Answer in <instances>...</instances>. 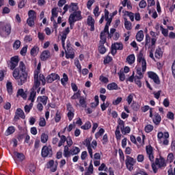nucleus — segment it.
I'll use <instances>...</instances> for the list:
<instances>
[{"label":"nucleus","mask_w":175,"mask_h":175,"mask_svg":"<svg viewBox=\"0 0 175 175\" xmlns=\"http://www.w3.org/2000/svg\"><path fill=\"white\" fill-rule=\"evenodd\" d=\"M41 66H37V70L34 71V82L32 88L31 89L30 95L29 97V100H31L32 103L35 102V98H36V90L40 87V81L42 82V85H46V78L44 75L40 74L39 70L41 69Z\"/></svg>","instance_id":"f257e3e1"},{"label":"nucleus","mask_w":175,"mask_h":175,"mask_svg":"<svg viewBox=\"0 0 175 175\" xmlns=\"http://www.w3.org/2000/svg\"><path fill=\"white\" fill-rule=\"evenodd\" d=\"M146 151L149 161L152 162V169L154 174L158 173L157 165L160 168L165 167L166 162L165 158L162 157V156H160L159 159L156 158L155 162H154V148L151 145L146 146Z\"/></svg>","instance_id":"f03ea898"},{"label":"nucleus","mask_w":175,"mask_h":175,"mask_svg":"<svg viewBox=\"0 0 175 175\" xmlns=\"http://www.w3.org/2000/svg\"><path fill=\"white\" fill-rule=\"evenodd\" d=\"M81 20H83L81 11H77L71 13L68 18V23L70 24V29H73V27L76 21H80Z\"/></svg>","instance_id":"7ed1b4c3"},{"label":"nucleus","mask_w":175,"mask_h":175,"mask_svg":"<svg viewBox=\"0 0 175 175\" xmlns=\"http://www.w3.org/2000/svg\"><path fill=\"white\" fill-rule=\"evenodd\" d=\"M12 32V25L10 24L0 22V36L1 38H8Z\"/></svg>","instance_id":"20e7f679"},{"label":"nucleus","mask_w":175,"mask_h":175,"mask_svg":"<svg viewBox=\"0 0 175 175\" xmlns=\"http://www.w3.org/2000/svg\"><path fill=\"white\" fill-rule=\"evenodd\" d=\"M62 48L65 51L66 58H67V59H69V58H70V59H73V58H75V49H73V48L72 47V44H70V40H68L66 41V46H65V42H64V46H62Z\"/></svg>","instance_id":"39448f33"},{"label":"nucleus","mask_w":175,"mask_h":175,"mask_svg":"<svg viewBox=\"0 0 175 175\" xmlns=\"http://www.w3.org/2000/svg\"><path fill=\"white\" fill-rule=\"evenodd\" d=\"M53 154L51 146H44L41 150V157L42 158H52Z\"/></svg>","instance_id":"423d86ee"},{"label":"nucleus","mask_w":175,"mask_h":175,"mask_svg":"<svg viewBox=\"0 0 175 175\" xmlns=\"http://www.w3.org/2000/svg\"><path fill=\"white\" fill-rule=\"evenodd\" d=\"M157 138L160 143H162L163 146L169 145V133L167 132H159L157 134Z\"/></svg>","instance_id":"0eeeda50"},{"label":"nucleus","mask_w":175,"mask_h":175,"mask_svg":"<svg viewBox=\"0 0 175 175\" xmlns=\"http://www.w3.org/2000/svg\"><path fill=\"white\" fill-rule=\"evenodd\" d=\"M149 113V117L152 118L154 125H159V124H161V121H162V118L161 117V115H159V113H158L157 112H154V113H152V108L150 109Z\"/></svg>","instance_id":"6e6552de"},{"label":"nucleus","mask_w":175,"mask_h":175,"mask_svg":"<svg viewBox=\"0 0 175 175\" xmlns=\"http://www.w3.org/2000/svg\"><path fill=\"white\" fill-rule=\"evenodd\" d=\"M126 160L125 163L126 166L130 172H132L133 170V166L135 165V163H136V160L133 159V157H131V156H126Z\"/></svg>","instance_id":"1a4fd4ad"},{"label":"nucleus","mask_w":175,"mask_h":175,"mask_svg":"<svg viewBox=\"0 0 175 175\" xmlns=\"http://www.w3.org/2000/svg\"><path fill=\"white\" fill-rule=\"evenodd\" d=\"M66 109L68 111L67 117L69 121H72V120L75 118V108H73V106H72L70 103H68L66 104Z\"/></svg>","instance_id":"9d476101"},{"label":"nucleus","mask_w":175,"mask_h":175,"mask_svg":"<svg viewBox=\"0 0 175 175\" xmlns=\"http://www.w3.org/2000/svg\"><path fill=\"white\" fill-rule=\"evenodd\" d=\"M124 49V46L122 45V43L116 42L111 45V53L112 55H116L117 54V50H122Z\"/></svg>","instance_id":"9b49d317"},{"label":"nucleus","mask_w":175,"mask_h":175,"mask_svg":"<svg viewBox=\"0 0 175 175\" xmlns=\"http://www.w3.org/2000/svg\"><path fill=\"white\" fill-rule=\"evenodd\" d=\"M148 76L149 79L153 80L155 84H157L158 85L159 84H161V80H159V77L158 76V75H157V73L152 71H149L148 72Z\"/></svg>","instance_id":"f8f14e48"},{"label":"nucleus","mask_w":175,"mask_h":175,"mask_svg":"<svg viewBox=\"0 0 175 175\" xmlns=\"http://www.w3.org/2000/svg\"><path fill=\"white\" fill-rule=\"evenodd\" d=\"M55 80H59V75L56 73H51L46 77L45 83L46 81V83H53V81H55Z\"/></svg>","instance_id":"ddd939ff"},{"label":"nucleus","mask_w":175,"mask_h":175,"mask_svg":"<svg viewBox=\"0 0 175 175\" xmlns=\"http://www.w3.org/2000/svg\"><path fill=\"white\" fill-rule=\"evenodd\" d=\"M28 77V75L27 72H23L18 79V85H23L27 82V79Z\"/></svg>","instance_id":"4468645a"},{"label":"nucleus","mask_w":175,"mask_h":175,"mask_svg":"<svg viewBox=\"0 0 175 175\" xmlns=\"http://www.w3.org/2000/svg\"><path fill=\"white\" fill-rule=\"evenodd\" d=\"M137 62L139 65H142V66H147V62H146V59H144L143 51H140L137 55Z\"/></svg>","instance_id":"2eb2a0df"},{"label":"nucleus","mask_w":175,"mask_h":175,"mask_svg":"<svg viewBox=\"0 0 175 175\" xmlns=\"http://www.w3.org/2000/svg\"><path fill=\"white\" fill-rule=\"evenodd\" d=\"M69 32H70V29H69V27L66 28L63 32H62V47L65 48V41L66 40V38L69 33Z\"/></svg>","instance_id":"dca6fc26"},{"label":"nucleus","mask_w":175,"mask_h":175,"mask_svg":"<svg viewBox=\"0 0 175 175\" xmlns=\"http://www.w3.org/2000/svg\"><path fill=\"white\" fill-rule=\"evenodd\" d=\"M88 25L90 27V31H95V20L92 18V16H89L87 19Z\"/></svg>","instance_id":"f3484780"},{"label":"nucleus","mask_w":175,"mask_h":175,"mask_svg":"<svg viewBox=\"0 0 175 175\" xmlns=\"http://www.w3.org/2000/svg\"><path fill=\"white\" fill-rule=\"evenodd\" d=\"M53 166H54V160H50L46 164V167L47 169H51V172L54 173L55 172H57V165L53 167Z\"/></svg>","instance_id":"a211bd4d"},{"label":"nucleus","mask_w":175,"mask_h":175,"mask_svg":"<svg viewBox=\"0 0 175 175\" xmlns=\"http://www.w3.org/2000/svg\"><path fill=\"white\" fill-rule=\"evenodd\" d=\"M37 100L40 102V103H42L44 106L47 105V100H49V97L46 96H39L37 98Z\"/></svg>","instance_id":"6ab92c4d"},{"label":"nucleus","mask_w":175,"mask_h":175,"mask_svg":"<svg viewBox=\"0 0 175 175\" xmlns=\"http://www.w3.org/2000/svg\"><path fill=\"white\" fill-rule=\"evenodd\" d=\"M50 58V51H44L40 55L41 61H47Z\"/></svg>","instance_id":"aec40b11"},{"label":"nucleus","mask_w":175,"mask_h":175,"mask_svg":"<svg viewBox=\"0 0 175 175\" xmlns=\"http://www.w3.org/2000/svg\"><path fill=\"white\" fill-rule=\"evenodd\" d=\"M77 3H71L69 5V12L70 13H73L75 12H79V5Z\"/></svg>","instance_id":"412c9836"},{"label":"nucleus","mask_w":175,"mask_h":175,"mask_svg":"<svg viewBox=\"0 0 175 175\" xmlns=\"http://www.w3.org/2000/svg\"><path fill=\"white\" fill-rule=\"evenodd\" d=\"M18 62H20V58L18 55L11 57L10 64L12 66H17V65H18Z\"/></svg>","instance_id":"4be33fe9"},{"label":"nucleus","mask_w":175,"mask_h":175,"mask_svg":"<svg viewBox=\"0 0 175 175\" xmlns=\"http://www.w3.org/2000/svg\"><path fill=\"white\" fill-rule=\"evenodd\" d=\"M107 90L109 91H114L117 90H120V88H118V85L117 83L112 82L111 83H109L107 86Z\"/></svg>","instance_id":"5701e85b"},{"label":"nucleus","mask_w":175,"mask_h":175,"mask_svg":"<svg viewBox=\"0 0 175 175\" xmlns=\"http://www.w3.org/2000/svg\"><path fill=\"white\" fill-rule=\"evenodd\" d=\"M18 96H21V98H23V99H27V93L24 92V89H18L16 93V98H18Z\"/></svg>","instance_id":"b1692460"},{"label":"nucleus","mask_w":175,"mask_h":175,"mask_svg":"<svg viewBox=\"0 0 175 175\" xmlns=\"http://www.w3.org/2000/svg\"><path fill=\"white\" fill-rule=\"evenodd\" d=\"M80 148L77 146H73L72 149L70 150V155H79L80 154Z\"/></svg>","instance_id":"393cba45"},{"label":"nucleus","mask_w":175,"mask_h":175,"mask_svg":"<svg viewBox=\"0 0 175 175\" xmlns=\"http://www.w3.org/2000/svg\"><path fill=\"white\" fill-rule=\"evenodd\" d=\"M10 69L11 70H14L12 73L13 77H14V79H18V76H20V70L18 68H16V66H11Z\"/></svg>","instance_id":"a878e982"},{"label":"nucleus","mask_w":175,"mask_h":175,"mask_svg":"<svg viewBox=\"0 0 175 175\" xmlns=\"http://www.w3.org/2000/svg\"><path fill=\"white\" fill-rule=\"evenodd\" d=\"M14 155L18 159L19 162H23L25 159V155L18 152H14Z\"/></svg>","instance_id":"bb28decb"},{"label":"nucleus","mask_w":175,"mask_h":175,"mask_svg":"<svg viewBox=\"0 0 175 175\" xmlns=\"http://www.w3.org/2000/svg\"><path fill=\"white\" fill-rule=\"evenodd\" d=\"M16 132V129L13 126H9L5 132V136H10V135H13Z\"/></svg>","instance_id":"cd10ccee"},{"label":"nucleus","mask_w":175,"mask_h":175,"mask_svg":"<svg viewBox=\"0 0 175 175\" xmlns=\"http://www.w3.org/2000/svg\"><path fill=\"white\" fill-rule=\"evenodd\" d=\"M69 146L66 145L64 146V158H69L70 157V150H69Z\"/></svg>","instance_id":"c85d7f7f"},{"label":"nucleus","mask_w":175,"mask_h":175,"mask_svg":"<svg viewBox=\"0 0 175 175\" xmlns=\"http://www.w3.org/2000/svg\"><path fill=\"white\" fill-rule=\"evenodd\" d=\"M6 89L9 95H12V94H13V85L12 84V82L10 81L7 82Z\"/></svg>","instance_id":"c756f323"},{"label":"nucleus","mask_w":175,"mask_h":175,"mask_svg":"<svg viewBox=\"0 0 175 175\" xmlns=\"http://www.w3.org/2000/svg\"><path fill=\"white\" fill-rule=\"evenodd\" d=\"M136 39L137 42H142V40L144 39V33H143V30H140L137 33Z\"/></svg>","instance_id":"7c9ffc66"},{"label":"nucleus","mask_w":175,"mask_h":175,"mask_svg":"<svg viewBox=\"0 0 175 175\" xmlns=\"http://www.w3.org/2000/svg\"><path fill=\"white\" fill-rule=\"evenodd\" d=\"M79 105L81 106V107H83V109H85L87 107V101L85 100V97L81 96L79 98Z\"/></svg>","instance_id":"2f4dec72"},{"label":"nucleus","mask_w":175,"mask_h":175,"mask_svg":"<svg viewBox=\"0 0 175 175\" xmlns=\"http://www.w3.org/2000/svg\"><path fill=\"white\" fill-rule=\"evenodd\" d=\"M16 113L18 116H19L20 118H22V120L25 119V113H24V111H23V109H21V108H18L16 109Z\"/></svg>","instance_id":"473e14b6"},{"label":"nucleus","mask_w":175,"mask_h":175,"mask_svg":"<svg viewBox=\"0 0 175 175\" xmlns=\"http://www.w3.org/2000/svg\"><path fill=\"white\" fill-rule=\"evenodd\" d=\"M28 16L29 19L36 20V12L33 10H30L28 12Z\"/></svg>","instance_id":"72a5a7b5"},{"label":"nucleus","mask_w":175,"mask_h":175,"mask_svg":"<svg viewBox=\"0 0 175 175\" xmlns=\"http://www.w3.org/2000/svg\"><path fill=\"white\" fill-rule=\"evenodd\" d=\"M80 98H81V91L78 90L77 92L74 93L70 99L76 100V99H80Z\"/></svg>","instance_id":"f704fd0d"},{"label":"nucleus","mask_w":175,"mask_h":175,"mask_svg":"<svg viewBox=\"0 0 175 175\" xmlns=\"http://www.w3.org/2000/svg\"><path fill=\"white\" fill-rule=\"evenodd\" d=\"M126 62H128V64L129 65H132V64H134L135 63V55H133V54L129 55L126 57Z\"/></svg>","instance_id":"c9c22d12"},{"label":"nucleus","mask_w":175,"mask_h":175,"mask_svg":"<svg viewBox=\"0 0 175 175\" xmlns=\"http://www.w3.org/2000/svg\"><path fill=\"white\" fill-rule=\"evenodd\" d=\"M124 27L127 31L132 29V23H131L126 18H124Z\"/></svg>","instance_id":"e433bc0d"},{"label":"nucleus","mask_w":175,"mask_h":175,"mask_svg":"<svg viewBox=\"0 0 175 175\" xmlns=\"http://www.w3.org/2000/svg\"><path fill=\"white\" fill-rule=\"evenodd\" d=\"M162 55H163V53H162V49L159 47L157 49H156L154 57L156 58H162Z\"/></svg>","instance_id":"4c0bfd02"},{"label":"nucleus","mask_w":175,"mask_h":175,"mask_svg":"<svg viewBox=\"0 0 175 175\" xmlns=\"http://www.w3.org/2000/svg\"><path fill=\"white\" fill-rule=\"evenodd\" d=\"M115 135L116 140H121V131H120V126H117L116 130L115 131Z\"/></svg>","instance_id":"58836bf2"},{"label":"nucleus","mask_w":175,"mask_h":175,"mask_svg":"<svg viewBox=\"0 0 175 175\" xmlns=\"http://www.w3.org/2000/svg\"><path fill=\"white\" fill-rule=\"evenodd\" d=\"M144 131L146 133H150L154 131V126L152 124H147L144 128Z\"/></svg>","instance_id":"ea45409f"},{"label":"nucleus","mask_w":175,"mask_h":175,"mask_svg":"<svg viewBox=\"0 0 175 175\" xmlns=\"http://www.w3.org/2000/svg\"><path fill=\"white\" fill-rule=\"evenodd\" d=\"M81 129H83V131H88V129H91V122H86L84 125L81 126Z\"/></svg>","instance_id":"a19ab883"},{"label":"nucleus","mask_w":175,"mask_h":175,"mask_svg":"<svg viewBox=\"0 0 175 175\" xmlns=\"http://www.w3.org/2000/svg\"><path fill=\"white\" fill-rule=\"evenodd\" d=\"M118 122V126H119V127L120 126V131H121L122 133H124V127L125 126V122H124V120H120V118H119Z\"/></svg>","instance_id":"79ce46f5"},{"label":"nucleus","mask_w":175,"mask_h":175,"mask_svg":"<svg viewBox=\"0 0 175 175\" xmlns=\"http://www.w3.org/2000/svg\"><path fill=\"white\" fill-rule=\"evenodd\" d=\"M68 81H69V78L68 77V75H66V73H64L63 78H62L61 79V83L62 85H65V84H66V83H68Z\"/></svg>","instance_id":"37998d69"},{"label":"nucleus","mask_w":175,"mask_h":175,"mask_svg":"<svg viewBox=\"0 0 175 175\" xmlns=\"http://www.w3.org/2000/svg\"><path fill=\"white\" fill-rule=\"evenodd\" d=\"M40 139L42 143H47L49 140V135L46 134V133H44L41 135Z\"/></svg>","instance_id":"c03bdc74"},{"label":"nucleus","mask_w":175,"mask_h":175,"mask_svg":"<svg viewBox=\"0 0 175 175\" xmlns=\"http://www.w3.org/2000/svg\"><path fill=\"white\" fill-rule=\"evenodd\" d=\"M21 46V42L18 40H16L13 44L14 50H18Z\"/></svg>","instance_id":"a18cd8bd"},{"label":"nucleus","mask_w":175,"mask_h":175,"mask_svg":"<svg viewBox=\"0 0 175 175\" xmlns=\"http://www.w3.org/2000/svg\"><path fill=\"white\" fill-rule=\"evenodd\" d=\"M118 152L120 162H125V156L124 155V152L122 151V149H118Z\"/></svg>","instance_id":"49530a36"},{"label":"nucleus","mask_w":175,"mask_h":175,"mask_svg":"<svg viewBox=\"0 0 175 175\" xmlns=\"http://www.w3.org/2000/svg\"><path fill=\"white\" fill-rule=\"evenodd\" d=\"M105 133V129H100L99 131L95 133V138L99 139Z\"/></svg>","instance_id":"de8ad7c7"},{"label":"nucleus","mask_w":175,"mask_h":175,"mask_svg":"<svg viewBox=\"0 0 175 175\" xmlns=\"http://www.w3.org/2000/svg\"><path fill=\"white\" fill-rule=\"evenodd\" d=\"M30 53H31V55H36V54H38V53H39V47H38L37 46H33L31 49Z\"/></svg>","instance_id":"09e8293b"},{"label":"nucleus","mask_w":175,"mask_h":175,"mask_svg":"<svg viewBox=\"0 0 175 175\" xmlns=\"http://www.w3.org/2000/svg\"><path fill=\"white\" fill-rule=\"evenodd\" d=\"M65 142H66V136L62 135L60 141L58 143V147H61L62 145H64L65 144Z\"/></svg>","instance_id":"8fccbe9b"},{"label":"nucleus","mask_w":175,"mask_h":175,"mask_svg":"<svg viewBox=\"0 0 175 175\" xmlns=\"http://www.w3.org/2000/svg\"><path fill=\"white\" fill-rule=\"evenodd\" d=\"M35 20L36 19L27 18V24L29 25V27H31V28H33V27H35Z\"/></svg>","instance_id":"3c124183"},{"label":"nucleus","mask_w":175,"mask_h":175,"mask_svg":"<svg viewBox=\"0 0 175 175\" xmlns=\"http://www.w3.org/2000/svg\"><path fill=\"white\" fill-rule=\"evenodd\" d=\"M137 76L135 77L136 79H138L139 80L143 79V73L142 72V68H137Z\"/></svg>","instance_id":"603ef678"},{"label":"nucleus","mask_w":175,"mask_h":175,"mask_svg":"<svg viewBox=\"0 0 175 175\" xmlns=\"http://www.w3.org/2000/svg\"><path fill=\"white\" fill-rule=\"evenodd\" d=\"M93 13L95 16V17H99L100 15V12H99V6L96 5L95 8L93 10Z\"/></svg>","instance_id":"864d4df0"},{"label":"nucleus","mask_w":175,"mask_h":175,"mask_svg":"<svg viewBox=\"0 0 175 175\" xmlns=\"http://www.w3.org/2000/svg\"><path fill=\"white\" fill-rule=\"evenodd\" d=\"M83 146H85L87 148L91 147V140H90V138H86L83 142Z\"/></svg>","instance_id":"5fc2aeb1"},{"label":"nucleus","mask_w":175,"mask_h":175,"mask_svg":"<svg viewBox=\"0 0 175 175\" xmlns=\"http://www.w3.org/2000/svg\"><path fill=\"white\" fill-rule=\"evenodd\" d=\"M99 80L101 83H104L105 84H107V83H109V78L104 77L103 75L100 76Z\"/></svg>","instance_id":"6e6d98bb"},{"label":"nucleus","mask_w":175,"mask_h":175,"mask_svg":"<svg viewBox=\"0 0 175 175\" xmlns=\"http://www.w3.org/2000/svg\"><path fill=\"white\" fill-rule=\"evenodd\" d=\"M61 121V112L57 111L55 113V122H59Z\"/></svg>","instance_id":"4d7b16f0"},{"label":"nucleus","mask_w":175,"mask_h":175,"mask_svg":"<svg viewBox=\"0 0 175 175\" xmlns=\"http://www.w3.org/2000/svg\"><path fill=\"white\" fill-rule=\"evenodd\" d=\"M167 160L170 163H172L174 161V154L173 153H169L167 157Z\"/></svg>","instance_id":"13d9d810"},{"label":"nucleus","mask_w":175,"mask_h":175,"mask_svg":"<svg viewBox=\"0 0 175 175\" xmlns=\"http://www.w3.org/2000/svg\"><path fill=\"white\" fill-rule=\"evenodd\" d=\"M105 20L107 21V23L105 27V31H107V29H109V26L110 25V24H111V21L113 19L111 18H105Z\"/></svg>","instance_id":"bf43d9fd"},{"label":"nucleus","mask_w":175,"mask_h":175,"mask_svg":"<svg viewBox=\"0 0 175 175\" xmlns=\"http://www.w3.org/2000/svg\"><path fill=\"white\" fill-rule=\"evenodd\" d=\"M98 51H99L100 54H105V53H106V48L105 47V45L99 44Z\"/></svg>","instance_id":"052dcab7"},{"label":"nucleus","mask_w":175,"mask_h":175,"mask_svg":"<svg viewBox=\"0 0 175 175\" xmlns=\"http://www.w3.org/2000/svg\"><path fill=\"white\" fill-rule=\"evenodd\" d=\"M160 29L161 31V33L163 34V36L166 38L168 36L169 31L163 28V26H160Z\"/></svg>","instance_id":"680f3d73"},{"label":"nucleus","mask_w":175,"mask_h":175,"mask_svg":"<svg viewBox=\"0 0 175 175\" xmlns=\"http://www.w3.org/2000/svg\"><path fill=\"white\" fill-rule=\"evenodd\" d=\"M131 107L134 111H138L139 109H140V105L136 103H133L131 105Z\"/></svg>","instance_id":"e2e57ef3"},{"label":"nucleus","mask_w":175,"mask_h":175,"mask_svg":"<svg viewBox=\"0 0 175 175\" xmlns=\"http://www.w3.org/2000/svg\"><path fill=\"white\" fill-rule=\"evenodd\" d=\"M120 102H122V97H118L117 99L112 102V105L117 106Z\"/></svg>","instance_id":"0e129e2a"},{"label":"nucleus","mask_w":175,"mask_h":175,"mask_svg":"<svg viewBox=\"0 0 175 175\" xmlns=\"http://www.w3.org/2000/svg\"><path fill=\"white\" fill-rule=\"evenodd\" d=\"M167 118L173 121L174 120V113L172 111H168L167 113Z\"/></svg>","instance_id":"69168bd1"},{"label":"nucleus","mask_w":175,"mask_h":175,"mask_svg":"<svg viewBox=\"0 0 175 175\" xmlns=\"http://www.w3.org/2000/svg\"><path fill=\"white\" fill-rule=\"evenodd\" d=\"M133 94H130L126 98V102L128 105H131L132 103V100H133Z\"/></svg>","instance_id":"338daca9"},{"label":"nucleus","mask_w":175,"mask_h":175,"mask_svg":"<svg viewBox=\"0 0 175 175\" xmlns=\"http://www.w3.org/2000/svg\"><path fill=\"white\" fill-rule=\"evenodd\" d=\"M170 169L167 170L168 175H175V167L174 168V172H173V168L172 167V165H170Z\"/></svg>","instance_id":"774afa93"}]
</instances>
